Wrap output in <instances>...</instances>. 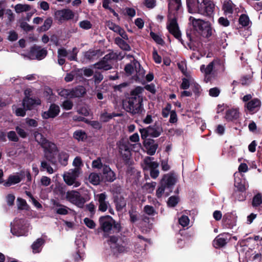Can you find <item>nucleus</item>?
Masks as SVG:
<instances>
[{"mask_svg":"<svg viewBox=\"0 0 262 262\" xmlns=\"http://www.w3.org/2000/svg\"><path fill=\"white\" fill-rule=\"evenodd\" d=\"M187 5L189 13L197 12L213 19L215 5L208 0H187Z\"/></svg>","mask_w":262,"mask_h":262,"instance_id":"obj_1","label":"nucleus"},{"mask_svg":"<svg viewBox=\"0 0 262 262\" xmlns=\"http://www.w3.org/2000/svg\"><path fill=\"white\" fill-rule=\"evenodd\" d=\"M34 136L35 141L43 148L45 158L51 163L55 164L56 162V157L58 153V148L56 144L48 141L37 131L34 132Z\"/></svg>","mask_w":262,"mask_h":262,"instance_id":"obj_2","label":"nucleus"},{"mask_svg":"<svg viewBox=\"0 0 262 262\" xmlns=\"http://www.w3.org/2000/svg\"><path fill=\"white\" fill-rule=\"evenodd\" d=\"M142 89L136 88L132 91L130 96L123 102L124 110L133 114H138L141 112L142 99L140 96Z\"/></svg>","mask_w":262,"mask_h":262,"instance_id":"obj_3","label":"nucleus"},{"mask_svg":"<svg viewBox=\"0 0 262 262\" xmlns=\"http://www.w3.org/2000/svg\"><path fill=\"white\" fill-rule=\"evenodd\" d=\"M99 223L101 229L105 234H109L120 231L121 226L111 216L106 215L99 218Z\"/></svg>","mask_w":262,"mask_h":262,"instance_id":"obj_4","label":"nucleus"},{"mask_svg":"<svg viewBox=\"0 0 262 262\" xmlns=\"http://www.w3.org/2000/svg\"><path fill=\"white\" fill-rule=\"evenodd\" d=\"M189 20L193 27L200 34L204 37H209L212 35V28L209 21L201 19L190 17Z\"/></svg>","mask_w":262,"mask_h":262,"instance_id":"obj_5","label":"nucleus"},{"mask_svg":"<svg viewBox=\"0 0 262 262\" xmlns=\"http://www.w3.org/2000/svg\"><path fill=\"white\" fill-rule=\"evenodd\" d=\"M31 229L30 224L24 219H15L11 223V232L17 236L27 235Z\"/></svg>","mask_w":262,"mask_h":262,"instance_id":"obj_6","label":"nucleus"},{"mask_svg":"<svg viewBox=\"0 0 262 262\" xmlns=\"http://www.w3.org/2000/svg\"><path fill=\"white\" fill-rule=\"evenodd\" d=\"M108 243L111 250L115 255H118L119 254L127 253L129 251V246L115 236L110 237Z\"/></svg>","mask_w":262,"mask_h":262,"instance_id":"obj_7","label":"nucleus"},{"mask_svg":"<svg viewBox=\"0 0 262 262\" xmlns=\"http://www.w3.org/2000/svg\"><path fill=\"white\" fill-rule=\"evenodd\" d=\"M80 173L81 168H74L66 172L63 175L65 183L68 185H73L75 188L79 187L80 185V182L77 179L79 177Z\"/></svg>","mask_w":262,"mask_h":262,"instance_id":"obj_8","label":"nucleus"},{"mask_svg":"<svg viewBox=\"0 0 262 262\" xmlns=\"http://www.w3.org/2000/svg\"><path fill=\"white\" fill-rule=\"evenodd\" d=\"M116 58L113 53L106 54L99 62L94 64V67L100 70H108L112 68V60Z\"/></svg>","mask_w":262,"mask_h":262,"instance_id":"obj_9","label":"nucleus"},{"mask_svg":"<svg viewBox=\"0 0 262 262\" xmlns=\"http://www.w3.org/2000/svg\"><path fill=\"white\" fill-rule=\"evenodd\" d=\"M66 198L69 201L79 207H81L84 204L83 199L77 191H68L66 194Z\"/></svg>","mask_w":262,"mask_h":262,"instance_id":"obj_10","label":"nucleus"},{"mask_svg":"<svg viewBox=\"0 0 262 262\" xmlns=\"http://www.w3.org/2000/svg\"><path fill=\"white\" fill-rule=\"evenodd\" d=\"M167 29L169 32L172 34L175 38L179 40L180 39L181 34L179 29L177 20L175 18H168V20L167 24Z\"/></svg>","mask_w":262,"mask_h":262,"instance_id":"obj_11","label":"nucleus"},{"mask_svg":"<svg viewBox=\"0 0 262 262\" xmlns=\"http://www.w3.org/2000/svg\"><path fill=\"white\" fill-rule=\"evenodd\" d=\"M30 54L32 59L36 58L38 60H41L47 56V51L45 48L34 46L31 49Z\"/></svg>","mask_w":262,"mask_h":262,"instance_id":"obj_12","label":"nucleus"},{"mask_svg":"<svg viewBox=\"0 0 262 262\" xmlns=\"http://www.w3.org/2000/svg\"><path fill=\"white\" fill-rule=\"evenodd\" d=\"M261 101L258 98H254L246 103L245 107L251 114L256 113L260 109Z\"/></svg>","mask_w":262,"mask_h":262,"instance_id":"obj_13","label":"nucleus"},{"mask_svg":"<svg viewBox=\"0 0 262 262\" xmlns=\"http://www.w3.org/2000/svg\"><path fill=\"white\" fill-rule=\"evenodd\" d=\"M177 179L176 176L173 174H165L161 181L160 184L164 185L169 191H171V187L177 182Z\"/></svg>","mask_w":262,"mask_h":262,"instance_id":"obj_14","label":"nucleus"},{"mask_svg":"<svg viewBox=\"0 0 262 262\" xmlns=\"http://www.w3.org/2000/svg\"><path fill=\"white\" fill-rule=\"evenodd\" d=\"M59 107L55 104H52L50 105L48 111H45L42 113V117L45 119L50 118H53L57 116L59 114Z\"/></svg>","mask_w":262,"mask_h":262,"instance_id":"obj_15","label":"nucleus"},{"mask_svg":"<svg viewBox=\"0 0 262 262\" xmlns=\"http://www.w3.org/2000/svg\"><path fill=\"white\" fill-rule=\"evenodd\" d=\"M76 246V254L74 258L76 261L81 259L84 256V249L85 245L80 239H76L75 241Z\"/></svg>","mask_w":262,"mask_h":262,"instance_id":"obj_16","label":"nucleus"},{"mask_svg":"<svg viewBox=\"0 0 262 262\" xmlns=\"http://www.w3.org/2000/svg\"><path fill=\"white\" fill-rule=\"evenodd\" d=\"M24 177V172L16 173L10 175L7 181L5 183V186H9L19 183Z\"/></svg>","mask_w":262,"mask_h":262,"instance_id":"obj_17","label":"nucleus"},{"mask_svg":"<svg viewBox=\"0 0 262 262\" xmlns=\"http://www.w3.org/2000/svg\"><path fill=\"white\" fill-rule=\"evenodd\" d=\"M99 202V210L102 212H105L108 205V202L106 201V195L105 193L98 194L96 196Z\"/></svg>","mask_w":262,"mask_h":262,"instance_id":"obj_18","label":"nucleus"},{"mask_svg":"<svg viewBox=\"0 0 262 262\" xmlns=\"http://www.w3.org/2000/svg\"><path fill=\"white\" fill-rule=\"evenodd\" d=\"M41 103V101L39 99L30 98L26 97L23 101V105L27 110H31L35 106L38 105Z\"/></svg>","mask_w":262,"mask_h":262,"instance_id":"obj_19","label":"nucleus"},{"mask_svg":"<svg viewBox=\"0 0 262 262\" xmlns=\"http://www.w3.org/2000/svg\"><path fill=\"white\" fill-rule=\"evenodd\" d=\"M55 15L60 20L71 19L74 17L73 12L68 9L57 11Z\"/></svg>","mask_w":262,"mask_h":262,"instance_id":"obj_20","label":"nucleus"},{"mask_svg":"<svg viewBox=\"0 0 262 262\" xmlns=\"http://www.w3.org/2000/svg\"><path fill=\"white\" fill-rule=\"evenodd\" d=\"M143 145L147 150V154L149 155H154L158 148V145L155 143L153 140H146L143 141Z\"/></svg>","mask_w":262,"mask_h":262,"instance_id":"obj_21","label":"nucleus"},{"mask_svg":"<svg viewBox=\"0 0 262 262\" xmlns=\"http://www.w3.org/2000/svg\"><path fill=\"white\" fill-rule=\"evenodd\" d=\"M107 26L110 29L113 30V31L118 33L123 38L127 39V36L124 30L122 29L119 26L116 25L114 24L113 22L108 21L107 23Z\"/></svg>","mask_w":262,"mask_h":262,"instance_id":"obj_22","label":"nucleus"},{"mask_svg":"<svg viewBox=\"0 0 262 262\" xmlns=\"http://www.w3.org/2000/svg\"><path fill=\"white\" fill-rule=\"evenodd\" d=\"M228 233H224L218 235L213 241V244L215 248H219L224 246L227 243L228 238L224 237L225 235Z\"/></svg>","mask_w":262,"mask_h":262,"instance_id":"obj_23","label":"nucleus"},{"mask_svg":"<svg viewBox=\"0 0 262 262\" xmlns=\"http://www.w3.org/2000/svg\"><path fill=\"white\" fill-rule=\"evenodd\" d=\"M103 174L107 181L113 182L116 179V175L114 172L111 170L110 167L105 165L103 168Z\"/></svg>","mask_w":262,"mask_h":262,"instance_id":"obj_24","label":"nucleus"},{"mask_svg":"<svg viewBox=\"0 0 262 262\" xmlns=\"http://www.w3.org/2000/svg\"><path fill=\"white\" fill-rule=\"evenodd\" d=\"M239 116V110L237 108H231L226 112L225 118L228 121H234L236 120Z\"/></svg>","mask_w":262,"mask_h":262,"instance_id":"obj_25","label":"nucleus"},{"mask_svg":"<svg viewBox=\"0 0 262 262\" xmlns=\"http://www.w3.org/2000/svg\"><path fill=\"white\" fill-rule=\"evenodd\" d=\"M235 7V6L231 0H226L223 3V10L226 15H230L233 13Z\"/></svg>","mask_w":262,"mask_h":262,"instance_id":"obj_26","label":"nucleus"},{"mask_svg":"<svg viewBox=\"0 0 262 262\" xmlns=\"http://www.w3.org/2000/svg\"><path fill=\"white\" fill-rule=\"evenodd\" d=\"M117 146L119 151L121 154H123V152H126L127 155L129 152V144L127 141L124 139H121L117 143Z\"/></svg>","mask_w":262,"mask_h":262,"instance_id":"obj_27","label":"nucleus"},{"mask_svg":"<svg viewBox=\"0 0 262 262\" xmlns=\"http://www.w3.org/2000/svg\"><path fill=\"white\" fill-rule=\"evenodd\" d=\"M53 209L56 212L57 214L61 215H66L68 213V208L61 204H60L56 201L53 202Z\"/></svg>","mask_w":262,"mask_h":262,"instance_id":"obj_28","label":"nucleus"},{"mask_svg":"<svg viewBox=\"0 0 262 262\" xmlns=\"http://www.w3.org/2000/svg\"><path fill=\"white\" fill-rule=\"evenodd\" d=\"M150 136L156 138L159 137L163 132V129L160 125H154L148 127Z\"/></svg>","mask_w":262,"mask_h":262,"instance_id":"obj_29","label":"nucleus"},{"mask_svg":"<svg viewBox=\"0 0 262 262\" xmlns=\"http://www.w3.org/2000/svg\"><path fill=\"white\" fill-rule=\"evenodd\" d=\"M44 244V240L41 238L37 239L32 245L33 252L34 253L40 252Z\"/></svg>","mask_w":262,"mask_h":262,"instance_id":"obj_30","label":"nucleus"},{"mask_svg":"<svg viewBox=\"0 0 262 262\" xmlns=\"http://www.w3.org/2000/svg\"><path fill=\"white\" fill-rule=\"evenodd\" d=\"M145 169H151L154 168H158V164L157 162L154 161V158L151 157H147L144 159Z\"/></svg>","mask_w":262,"mask_h":262,"instance_id":"obj_31","label":"nucleus"},{"mask_svg":"<svg viewBox=\"0 0 262 262\" xmlns=\"http://www.w3.org/2000/svg\"><path fill=\"white\" fill-rule=\"evenodd\" d=\"M72 98L79 97L85 93V89L83 86H79L71 90Z\"/></svg>","mask_w":262,"mask_h":262,"instance_id":"obj_32","label":"nucleus"},{"mask_svg":"<svg viewBox=\"0 0 262 262\" xmlns=\"http://www.w3.org/2000/svg\"><path fill=\"white\" fill-rule=\"evenodd\" d=\"M214 67V61L210 62L207 66L202 65L200 67V70L206 76L210 75L212 72Z\"/></svg>","mask_w":262,"mask_h":262,"instance_id":"obj_33","label":"nucleus"},{"mask_svg":"<svg viewBox=\"0 0 262 262\" xmlns=\"http://www.w3.org/2000/svg\"><path fill=\"white\" fill-rule=\"evenodd\" d=\"M73 138L78 141H83L87 138V135L84 131L79 129L74 132Z\"/></svg>","mask_w":262,"mask_h":262,"instance_id":"obj_34","label":"nucleus"},{"mask_svg":"<svg viewBox=\"0 0 262 262\" xmlns=\"http://www.w3.org/2000/svg\"><path fill=\"white\" fill-rule=\"evenodd\" d=\"M168 8L169 10H178L180 9L181 6V0H168Z\"/></svg>","mask_w":262,"mask_h":262,"instance_id":"obj_35","label":"nucleus"},{"mask_svg":"<svg viewBox=\"0 0 262 262\" xmlns=\"http://www.w3.org/2000/svg\"><path fill=\"white\" fill-rule=\"evenodd\" d=\"M14 9L17 13L27 12L31 9V7L27 4H18L15 6Z\"/></svg>","mask_w":262,"mask_h":262,"instance_id":"obj_36","label":"nucleus"},{"mask_svg":"<svg viewBox=\"0 0 262 262\" xmlns=\"http://www.w3.org/2000/svg\"><path fill=\"white\" fill-rule=\"evenodd\" d=\"M193 78L191 77H188L182 79V82L181 84L182 89L186 90L191 87V83L193 82Z\"/></svg>","mask_w":262,"mask_h":262,"instance_id":"obj_37","label":"nucleus"},{"mask_svg":"<svg viewBox=\"0 0 262 262\" xmlns=\"http://www.w3.org/2000/svg\"><path fill=\"white\" fill-rule=\"evenodd\" d=\"M46 170L49 174L54 173V170L53 168L50 165V164L46 161H42L40 165V170Z\"/></svg>","mask_w":262,"mask_h":262,"instance_id":"obj_38","label":"nucleus"},{"mask_svg":"<svg viewBox=\"0 0 262 262\" xmlns=\"http://www.w3.org/2000/svg\"><path fill=\"white\" fill-rule=\"evenodd\" d=\"M89 180L90 182L94 185L99 184L100 181L99 175L95 172L91 173L89 175Z\"/></svg>","mask_w":262,"mask_h":262,"instance_id":"obj_39","label":"nucleus"},{"mask_svg":"<svg viewBox=\"0 0 262 262\" xmlns=\"http://www.w3.org/2000/svg\"><path fill=\"white\" fill-rule=\"evenodd\" d=\"M134 65L137 73L136 76L137 78L139 79L142 78L145 74L144 70L140 67V63L137 61H135Z\"/></svg>","mask_w":262,"mask_h":262,"instance_id":"obj_40","label":"nucleus"},{"mask_svg":"<svg viewBox=\"0 0 262 262\" xmlns=\"http://www.w3.org/2000/svg\"><path fill=\"white\" fill-rule=\"evenodd\" d=\"M115 42L122 49L126 51L130 50V46L122 39L119 37L116 38Z\"/></svg>","mask_w":262,"mask_h":262,"instance_id":"obj_41","label":"nucleus"},{"mask_svg":"<svg viewBox=\"0 0 262 262\" xmlns=\"http://www.w3.org/2000/svg\"><path fill=\"white\" fill-rule=\"evenodd\" d=\"M24 128V123H21L19 126H17L15 128V129L18 135L23 138H25L28 136V133L26 131H25Z\"/></svg>","mask_w":262,"mask_h":262,"instance_id":"obj_42","label":"nucleus"},{"mask_svg":"<svg viewBox=\"0 0 262 262\" xmlns=\"http://www.w3.org/2000/svg\"><path fill=\"white\" fill-rule=\"evenodd\" d=\"M69 159V155L64 151H61L59 154V161L63 165H66Z\"/></svg>","mask_w":262,"mask_h":262,"instance_id":"obj_43","label":"nucleus"},{"mask_svg":"<svg viewBox=\"0 0 262 262\" xmlns=\"http://www.w3.org/2000/svg\"><path fill=\"white\" fill-rule=\"evenodd\" d=\"M117 115H114L113 114L108 113L106 112H103L101 114L100 117V120L102 122H107L110 120H111L113 117L116 116Z\"/></svg>","mask_w":262,"mask_h":262,"instance_id":"obj_44","label":"nucleus"},{"mask_svg":"<svg viewBox=\"0 0 262 262\" xmlns=\"http://www.w3.org/2000/svg\"><path fill=\"white\" fill-rule=\"evenodd\" d=\"M156 186V183L152 182L151 183H147L144 185L143 188L148 193H151L154 191Z\"/></svg>","mask_w":262,"mask_h":262,"instance_id":"obj_45","label":"nucleus"},{"mask_svg":"<svg viewBox=\"0 0 262 262\" xmlns=\"http://www.w3.org/2000/svg\"><path fill=\"white\" fill-rule=\"evenodd\" d=\"M78 50L77 48L74 47L72 51L68 52V59L70 61L72 60H77V55Z\"/></svg>","mask_w":262,"mask_h":262,"instance_id":"obj_46","label":"nucleus"},{"mask_svg":"<svg viewBox=\"0 0 262 262\" xmlns=\"http://www.w3.org/2000/svg\"><path fill=\"white\" fill-rule=\"evenodd\" d=\"M261 204H262L261 195L259 193H258L256 195H255L253 199L252 206L254 207H256L257 206H259Z\"/></svg>","mask_w":262,"mask_h":262,"instance_id":"obj_47","label":"nucleus"},{"mask_svg":"<svg viewBox=\"0 0 262 262\" xmlns=\"http://www.w3.org/2000/svg\"><path fill=\"white\" fill-rule=\"evenodd\" d=\"M116 208L118 210H122L126 206V201L124 198H118L116 201Z\"/></svg>","mask_w":262,"mask_h":262,"instance_id":"obj_48","label":"nucleus"},{"mask_svg":"<svg viewBox=\"0 0 262 262\" xmlns=\"http://www.w3.org/2000/svg\"><path fill=\"white\" fill-rule=\"evenodd\" d=\"M150 35L157 43L161 45H164V41L159 35L151 32Z\"/></svg>","mask_w":262,"mask_h":262,"instance_id":"obj_49","label":"nucleus"},{"mask_svg":"<svg viewBox=\"0 0 262 262\" xmlns=\"http://www.w3.org/2000/svg\"><path fill=\"white\" fill-rule=\"evenodd\" d=\"M191 88L196 95H199L202 92L201 86L195 82L194 79L193 80V82L191 83Z\"/></svg>","mask_w":262,"mask_h":262,"instance_id":"obj_50","label":"nucleus"},{"mask_svg":"<svg viewBox=\"0 0 262 262\" xmlns=\"http://www.w3.org/2000/svg\"><path fill=\"white\" fill-rule=\"evenodd\" d=\"M239 23L243 26H248L250 23L249 17L246 14H242L239 18Z\"/></svg>","mask_w":262,"mask_h":262,"instance_id":"obj_51","label":"nucleus"},{"mask_svg":"<svg viewBox=\"0 0 262 262\" xmlns=\"http://www.w3.org/2000/svg\"><path fill=\"white\" fill-rule=\"evenodd\" d=\"M189 219L186 215H182L179 220V224L183 227H187L189 224Z\"/></svg>","mask_w":262,"mask_h":262,"instance_id":"obj_52","label":"nucleus"},{"mask_svg":"<svg viewBox=\"0 0 262 262\" xmlns=\"http://www.w3.org/2000/svg\"><path fill=\"white\" fill-rule=\"evenodd\" d=\"M17 205L19 209L24 210L28 209V205L27 204L26 201L21 198H17Z\"/></svg>","mask_w":262,"mask_h":262,"instance_id":"obj_53","label":"nucleus"},{"mask_svg":"<svg viewBox=\"0 0 262 262\" xmlns=\"http://www.w3.org/2000/svg\"><path fill=\"white\" fill-rule=\"evenodd\" d=\"M139 132L141 134V137L142 140L144 141L150 140V139L147 138L149 136H150L148 127L140 128Z\"/></svg>","mask_w":262,"mask_h":262,"instance_id":"obj_54","label":"nucleus"},{"mask_svg":"<svg viewBox=\"0 0 262 262\" xmlns=\"http://www.w3.org/2000/svg\"><path fill=\"white\" fill-rule=\"evenodd\" d=\"M58 94L64 97L72 98L71 90L69 89H60L58 91Z\"/></svg>","mask_w":262,"mask_h":262,"instance_id":"obj_55","label":"nucleus"},{"mask_svg":"<svg viewBox=\"0 0 262 262\" xmlns=\"http://www.w3.org/2000/svg\"><path fill=\"white\" fill-rule=\"evenodd\" d=\"M52 19L51 17L48 18L44 21L43 25L41 27V30L43 31L48 30L51 26Z\"/></svg>","mask_w":262,"mask_h":262,"instance_id":"obj_56","label":"nucleus"},{"mask_svg":"<svg viewBox=\"0 0 262 262\" xmlns=\"http://www.w3.org/2000/svg\"><path fill=\"white\" fill-rule=\"evenodd\" d=\"M79 26L83 29L88 30L92 28V25L90 21L84 20L79 22Z\"/></svg>","mask_w":262,"mask_h":262,"instance_id":"obj_57","label":"nucleus"},{"mask_svg":"<svg viewBox=\"0 0 262 262\" xmlns=\"http://www.w3.org/2000/svg\"><path fill=\"white\" fill-rule=\"evenodd\" d=\"M103 166L100 158H98L92 162V167L94 168L100 169L102 167L103 168Z\"/></svg>","mask_w":262,"mask_h":262,"instance_id":"obj_58","label":"nucleus"},{"mask_svg":"<svg viewBox=\"0 0 262 262\" xmlns=\"http://www.w3.org/2000/svg\"><path fill=\"white\" fill-rule=\"evenodd\" d=\"M134 63L135 62L126 65L124 70L128 75H131L134 73L135 68Z\"/></svg>","mask_w":262,"mask_h":262,"instance_id":"obj_59","label":"nucleus"},{"mask_svg":"<svg viewBox=\"0 0 262 262\" xmlns=\"http://www.w3.org/2000/svg\"><path fill=\"white\" fill-rule=\"evenodd\" d=\"M143 5L149 9H152L156 6V0H144Z\"/></svg>","mask_w":262,"mask_h":262,"instance_id":"obj_60","label":"nucleus"},{"mask_svg":"<svg viewBox=\"0 0 262 262\" xmlns=\"http://www.w3.org/2000/svg\"><path fill=\"white\" fill-rule=\"evenodd\" d=\"M51 182V179L47 176H42L40 181V185L43 186H48Z\"/></svg>","mask_w":262,"mask_h":262,"instance_id":"obj_61","label":"nucleus"},{"mask_svg":"<svg viewBox=\"0 0 262 262\" xmlns=\"http://www.w3.org/2000/svg\"><path fill=\"white\" fill-rule=\"evenodd\" d=\"M144 211L149 215H154L156 213V211L153 207L149 205H146L144 208Z\"/></svg>","mask_w":262,"mask_h":262,"instance_id":"obj_62","label":"nucleus"},{"mask_svg":"<svg viewBox=\"0 0 262 262\" xmlns=\"http://www.w3.org/2000/svg\"><path fill=\"white\" fill-rule=\"evenodd\" d=\"M178 198L176 196H171L169 198L167 204L170 207H174L178 203Z\"/></svg>","mask_w":262,"mask_h":262,"instance_id":"obj_63","label":"nucleus"},{"mask_svg":"<svg viewBox=\"0 0 262 262\" xmlns=\"http://www.w3.org/2000/svg\"><path fill=\"white\" fill-rule=\"evenodd\" d=\"M83 221L85 225L89 228L94 229L96 226V224L91 219L86 217Z\"/></svg>","mask_w":262,"mask_h":262,"instance_id":"obj_64","label":"nucleus"}]
</instances>
